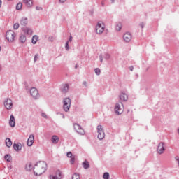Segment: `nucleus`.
Returning a JSON list of instances; mask_svg holds the SVG:
<instances>
[{
	"label": "nucleus",
	"instance_id": "nucleus-18",
	"mask_svg": "<svg viewBox=\"0 0 179 179\" xmlns=\"http://www.w3.org/2000/svg\"><path fill=\"white\" fill-rule=\"evenodd\" d=\"M23 2L27 8H31L33 6V0H23Z\"/></svg>",
	"mask_w": 179,
	"mask_h": 179
},
{
	"label": "nucleus",
	"instance_id": "nucleus-26",
	"mask_svg": "<svg viewBox=\"0 0 179 179\" xmlns=\"http://www.w3.org/2000/svg\"><path fill=\"white\" fill-rule=\"evenodd\" d=\"M4 159L6 162H12V156L9 154H6L5 156H4Z\"/></svg>",
	"mask_w": 179,
	"mask_h": 179
},
{
	"label": "nucleus",
	"instance_id": "nucleus-15",
	"mask_svg": "<svg viewBox=\"0 0 179 179\" xmlns=\"http://www.w3.org/2000/svg\"><path fill=\"white\" fill-rule=\"evenodd\" d=\"M33 143H34V135L30 134L27 140V146H33Z\"/></svg>",
	"mask_w": 179,
	"mask_h": 179
},
{
	"label": "nucleus",
	"instance_id": "nucleus-33",
	"mask_svg": "<svg viewBox=\"0 0 179 179\" xmlns=\"http://www.w3.org/2000/svg\"><path fill=\"white\" fill-rule=\"evenodd\" d=\"M94 72H95L96 75H97V76L100 75V73H101V71H100V69H99V68H96L94 69Z\"/></svg>",
	"mask_w": 179,
	"mask_h": 179
},
{
	"label": "nucleus",
	"instance_id": "nucleus-9",
	"mask_svg": "<svg viewBox=\"0 0 179 179\" xmlns=\"http://www.w3.org/2000/svg\"><path fill=\"white\" fill-rule=\"evenodd\" d=\"M50 179H62V172L59 170L55 171V175H50Z\"/></svg>",
	"mask_w": 179,
	"mask_h": 179
},
{
	"label": "nucleus",
	"instance_id": "nucleus-16",
	"mask_svg": "<svg viewBox=\"0 0 179 179\" xmlns=\"http://www.w3.org/2000/svg\"><path fill=\"white\" fill-rule=\"evenodd\" d=\"M120 99L121 101H128V94H127L125 92H122L120 96Z\"/></svg>",
	"mask_w": 179,
	"mask_h": 179
},
{
	"label": "nucleus",
	"instance_id": "nucleus-8",
	"mask_svg": "<svg viewBox=\"0 0 179 179\" xmlns=\"http://www.w3.org/2000/svg\"><path fill=\"white\" fill-rule=\"evenodd\" d=\"M121 106L124 107L122 102L117 103L115 106V114H117V115L122 114V108H121Z\"/></svg>",
	"mask_w": 179,
	"mask_h": 179
},
{
	"label": "nucleus",
	"instance_id": "nucleus-43",
	"mask_svg": "<svg viewBox=\"0 0 179 179\" xmlns=\"http://www.w3.org/2000/svg\"><path fill=\"white\" fill-rule=\"evenodd\" d=\"M72 38H73L72 35H70L69 38L67 42L71 43L72 41Z\"/></svg>",
	"mask_w": 179,
	"mask_h": 179
},
{
	"label": "nucleus",
	"instance_id": "nucleus-37",
	"mask_svg": "<svg viewBox=\"0 0 179 179\" xmlns=\"http://www.w3.org/2000/svg\"><path fill=\"white\" fill-rule=\"evenodd\" d=\"M37 59H38V54L35 55V56L34 57V62H36L37 61Z\"/></svg>",
	"mask_w": 179,
	"mask_h": 179
},
{
	"label": "nucleus",
	"instance_id": "nucleus-34",
	"mask_svg": "<svg viewBox=\"0 0 179 179\" xmlns=\"http://www.w3.org/2000/svg\"><path fill=\"white\" fill-rule=\"evenodd\" d=\"M19 26H20L19 23L14 24L13 25L14 30H17V29H19Z\"/></svg>",
	"mask_w": 179,
	"mask_h": 179
},
{
	"label": "nucleus",
	"instance_id": "nucleus-52",
	"mask_svg": "<svg viewBox=\"0 0 179 179\" xmlns=\"http://www.w3.org/2000/svg\"><path fill=\"white\" fill-rule=\"evenodd\" d=\"M111 1V3H114V2H115V0H110Z\"/></svg>",
	"mask_w": 179,
	"mask_h": 179
},
{
	"label": "nucleus",
	"instance_id": "nucleus-42",
	"mask_svg": "<svg viewBox=\"0 0 179 179\" xmlns=\"http://www.w3.org/2000/svg\"><path fill=\"white\" fill-rule=\"evenodd\" d=\"M139 26H140V27H141V29H143V27H145V23L141 22V23H140Z\"/></svg>",
	"mask_w": 179,
	"mask_h": 179
},
{
	"label": "nucleus",
	"instance_id": "nucleus-29",
	"mask_svg": "<svg viewBox=\"0 0 179 179\" xmlns=\"http://www.w3.org/2000/svg\"><path fill=\"white\" fill-rule=\"evenodd\" d=\"M115 29L117 30V31H120L121 29H122V24L121 23H118L116 26H115Z\"/></svg>",
	"mask_w": 179,
	"mask_h": 179
},
{
	"label": "nucleus",
	"instance_id": "nucleus-5",
	"mask_svg": "<svg viewBox=\"0 0 179 179\" xmlns=\"http://www.w3.org/2000/svg\"><path fill=\"white\" fill-rule=\"evenodd\" d=\"M3 104L6 110H12V108H13V101H12V99H10V98H7L4 101Z\"/></svg>",
	"mask_w": 179,
	"mask_h": 179
},
{
	"label": "nucleus",
	"instance_id": "nucleus-3",
	"mask_svg": "<svg viewBox=\"0 0 179 179\" xmlns=\"http://www.w3.org/2000/svg\"><path fill=\"white\" fill-rule=\"evenodd\" d=\"M98 139L103 141V138H106V134L104 133V129L101 125L97 126Z\"/></svg>",
	"mask_w": 179,
	"mask_h": 179
},
{
	"label": "nucleus",
	"instance_id": "nucleus-32",
	"mask_svg": "<svg viewBox=\"0 0 179 179\" xmlns=\"http://www.w3.org/2000/svg\"><path fill=\"white\" fill-rule=\"evenodd\" d=\"M23 6V4L22 3H18L17 5H16V9L17 10H20V9H22Z\"/></svg>",
	"mask_w": 179,
	"mask_h": 179
},
{
	"label": "nucleus",
	"instance_id": "nucleus-27",
	"mask_svg": "<svg viewBox=\"0 0 179 179\" xmlns=\"http://www.w3.org/2000/svg\"><path fill=\"white\" fill-rule=\"evenodd\" d=\"M37 41H38V36L37 35H34L32 37V43L34 44H37Z\"/></svg>",
	"mask_w": 179,
	"mask_h": 179
},
{
	"label": "nucleus",
	"instance_id": "nucleus-23",
	"mask_svg": "<svg viewBox=\"0 0 179 179\" xmlns=\"http://www.w3.org/2000/svg\"><path fill=\"white\" fill-rule=\"evenodd\" d=\"M19 40H20V43H22V44L26 43V40H27L26 35H24V34L20 35Z\"/></svg>",
	"mask_w": 179,
	"mask_h": 179
},
{
	"label": "nucleus",
	"instance_id": "nucleus-51",
	"mask_svg": "<svg viewBox=\"0 0 179 179\" xmlns=\"http://www.w3.org/2000/svg\"><path fill=\"white\" fill-rule=\"evenodd\" d=\"M101 6H103V7L105 6L104 2H101Z\"/></svg>",
	"mask_w": 179,
	"mask_h": 179
},
{
	"label": "nucleus",
	"instance_id": "nucleus-39",
	"mask_svg": "<svg viewBox=\"0 0 179 179\" xmlns=\"http://www.w3.org/2000/svg\"><path fill=\"white\" fill-rule=\"evenodd\" d=\"M67 157H72L73 155L71 152H69L66 154Z\"/></svg>",
	"mask_w": 179,
	"mask_h": 179
},
{
	"label": "nucleus",
	"instance_id": "nucleus-11",
	"mask_svg": "<svg viewBox=\"0 0 179 179\" xmlns=\"http://www.w3.org/2000/svg\"><path fill=\"white\" fill-rule=\"evenodd\" d=\"M123 40L126 43H129L132 40V34L129 32H127L123 35Z\"/></svg>",
	"mask_w": 179,
	"mask_h": 179
},
{
	"label": "nucleus",
	"instance_id": "nucleus-46",
	"mask_svg": "<svg viewBox=\"0 0 179 179\" xmlns=\"http://www.w3.org/2000/svg\"><path fill=\"white\" fill-rule=\"evenodd\" d=\"M61 3H64L66 0H59Z\"/></svg>",
	"mask_w": 179,
	"mask_h": 179
},
{
	"label": "nucleus",
	"instance_id": "nucleus-10",
	"mask_svg": "<svg viewBox=\"0 0 179 179\" xmlns=\"http://www.w3.org/2000/svg\"><path fill=\"white\" fill-rule=\"evenodd\" d=\"M22 31H23L25 36H31L33 34V29L27 27H22Z\"/></svg>",
	"mask_w": 179,
	"mask_h": 179
},
{
	"label": "nucleus",
	"instance_id": "nucleus-44",
	"mask_svg": "<svg viewBox=\"0 0 179 179\" xmlns=\"http://www.w3.org/2000/svg\"><path fill=\"white\" fill-rule=\"evenodd\" d=\"M36 10H43V8H41L40 6H36Z\"/></svg>",
	"mask_w": 179,
	"mask_h": 179
},
{
	"label": "nucleus",
	"instance_id": "nucleus-36",
	"mask_svg": "<svg viewBox=\"0 0 179 179\" xmlns=\"http://www.w3.org/2000/svg\"><path fill=\"white\" fill-rule=\"evenodd\" d=\"M110 54H108V53H106V54H105V57H104V58H105V59H108L109 58H110Z\"/></svg>",
	"mask_w": 179,
	"mask_h": 179
},
{
	"label": "nucleus",
	"instance_id": "nucleus-6",
	"mask_svg": "<svg viewBox=\"0 0 179 179\" xmlns=\"http://www.w3.org/2000/svg\"><path fill=\"white\" fill-rule=\"evenodd\" d=\"M30 94L34 99V100H37V99H40V94L38 93V90H36V87H32L30 90Z\"/></svg>",
	"mask_w": 179,
	"mask_h": 179
},
{
	"label": "nucleus",
	"instance_id": "nucleus-53",
	"mask_svg": "<svg viewBox=\"0 0 179 179\" xmlns=\"http://www.w3.org/2000/svg\"><path fill=\"white\" fill-rule=\"evenodd\" d=\"M91 15H93V11H91Z\"/></svg>",
	"mask_w": 179,
	"mask_h": 179
},
{
	"label": "nucleus",
	"instance_id": "nucleus-25",
	"mask_svg": "<svg viewBox=\"0 0 179 179\" xmlns=\"http://www.w3.org/2000/svg\"><path fill=\"white\" fill-rule=\"evenodd\" d=\"M6 146H7V148H10V146H12V140H10V138H7L6 139Z\"/></svg>",
	"mask_w": 179,
	"mask_h": 179
},
{
	"label": "nucleus",
	"instance_id": "nucleus-19",
	"mask_svg": "<svg viewBox=\"0 0 179 179\" xmlns=\"http://www.w3.org/2000/svg\"><path fill=\"white\" fill-rule=\"evenodd\" d=\"M52 142L55 145H57V143H58V142H59V138L58 137V136H56V135L52 136Z\"/></svg>",
	"mask_w": 179,
	"mask_h": 179
},
{
	"label": "nucleus",
	"instance_id": "nucleus-41",
	"mask_svg": "<svg viewBox=\"0 0 179 179\" xmlns=\"http://www.w3.org/2000/svg\"><path fill=\"white\" fill-rule=\"evenodd\" d=\"M99 60L101 62H103V55L101 54L99 55Z\"/></svg>",
	"mask_w": 179,
	"mask_h": 179
},
{
	"label": "nucleus",
	"instance_id": "nucleus-4",
	"mask_svg": "<svg viewBox=\"0 0 179 179\" xmlns=\"http://www.w3.org/2000/svg\"><path fill=\"white\" fill-rule=\"evenodd\" d=\"M6 38L9 43H13L15 41V32L12 30L8 31L6 33Z\"/></svg>",
	"mask_w": 179,
	"mask_h": 179
},
{
	"label": "nucleus",
	"instance_id": "nucleus-21",
	"mask_svg": "<svg viewBox=\"0 0 179 179\" xmlns=\"http://www.w3.org/2000/svg\"><path fill=\"white\" fill-rule=\"evenodd\" d=\"M63 106H71V99L64 98L63 99Z\"/></svg>",
	"mask_w": 179,
	"mask_h": 179
},
{
	"label": "nucleus",
	"instance_id": "nucleus-49",
	"mask_svg": "<svg viewBox=\"0 0 179 179\" xmlns=\"http://www.w3.org/2000/svg\"><path fill=\"white\" fill-rule=\"evenodd\" d=\"M78 67H79V66L78 64H76L75 69H78Z\"/></svg>",
	"mask_w": 179,
	"mask_h": 179
},
{
	"label": "nucleus",
	"instance_id": "nucleus-17",
	"mask_svg": "<svg viewBox=\"0 0 179 179\" xmlns=\"http://www.w3.org/2000/svg\"><path fill=\"white\" fill-rule=\"evenodd\" d=\"M20 23L21 26H24V27H26V26H27V24L29 23V20H28L27 17H23L20 20Z\"/></svg>",
	"mask_w": 179,
	"mask_h": 179
},
{
	"label": "nucleus",
	"instance_id": "nucleus-24",
	"mask_svg": "<svg viewBox=\"0 0 179 179\" xmlns=\"http://www.w3.org/2000/svg\"><path fill=\"white\" fill-rule=\"evenodd\" d=\"M83 166L84 169H87L90 167V164H89V161L85 160L83 162Z\"/></svg>",
	"mask_w": 179,
	"mask_h": 179
},
{
	"label": "nucleus",
	"instance_id": "nucleus-22",
	"mask_svg": "<svg viewBox=\"0 0 179 179\" xmlns=\"http://www.w3.org/2000/svg\"><path fill=\"white\" fill-rule=\"evenodd\" d=\"M20 143H14L13 144V149L15 150V152H19L21 150L22 148H20Z\"/></svg>",
	"mask_w": 179,
	"mask_h": 179
},
{
	"label": "nucleus",
	"instance_id": "nucleus-14",
	"mask_svg": "<svg viewBox=\"0 0 179 179\" xmlns=\"http://www.w3.org/2000/svg\"><path fill=\"white\" fill-rule=\"evenodd\" d=\"M69 90V84H64L62 85V87H61L62 93H64V94H65L66 93H68Z\"/></svg>",
	"mask_w": 179,
	"mask_h": 179
},
{
	"label": "nucleus",
	"instance_id": "nucleus-35",
	"mask_svg": "<svg viewBox=\"0 0 179 179\" xmlns=\"http://www.w3.org/2000/svg\"><path fill=\"white\" fill-rule=\"evenodd\" d=\"M65 48L66 51H69V43L66 42L65 45Z\"/></svg>",
	"mask_w": 179,
	"mask_h": 179
},
{
	"label": "nucleus",
	"instance_id": "nucleus-31",
	"mask_svg": "<svg viewBox=\"0 0 179 179\" xmlns=\"http://www.w3.org/2000/svg\"><path fill=\"white\" fill-rule=\"evenodd\" d=\"M103 178L109 179L110 178V173H108V172H105L103 175Z\"/></svg>",
	"mask_w": 179,
	"mask_h": 179
},
{
	"label": "nucleus",
	"instance_id": "nucleus-13",
	"mask_svg": "<svg viewBox=\"0 0 179 179\" xmlns=\"http://www.w3.org/2000/svg\"><path fill=\"white\" fill-rule=\"evenodd\" d=\"M9 125L11 128H15L16 126V120H15V116L13 115L10 116Z\"/></svg>",
	"mask_w": 179,
	"mask_h": 179
},
{
	"label": "nucleus",
	"instance_id": "nucleus-48",
	"mask_svg": "<svg viewBox=\"0 0 179 179\" xmlns=\"http://www.w3.org/2000/svg\"><path fill=\"white\" fill-rule=\"evenodd\" d=\"M61 115H62V118H65V115L64 114H62V113H59Z\"/></svg>",
	"mask_w": 179,
	"mask_h": 179
},
{
	"label": "nucleus",
	"instance_id": "nucleus-7",
	"mask_svg": "<svg viewBox=\"0 0 179 179\" xmlns=\"http://www.w3.org/2000/svg\"><path fill=\"white\" fill-rule=\"evenodd\" d=\"M74 130L80 135H85V130L82 128V126L78 123H74L73 124Z\"/></svg>",
	"mask_w": 179,
	"mask_h": 179
},
{
	"label": "nucleus",
	"instance_id": "nucleus-45",
	"mask_svg": "<svg viewBox=\"0 0 179 179\" xmlns=\"http://www.w3.org/2000/svg\"><path fill=\"white\" fill-rule=\"evenodd\" d=\"M83 86H85V87H87V82L83 81Z\"/></svg>",
	"mask_w": 179,
	"mask_h": 179
},
{
	"label": "nucleus",
	"instance_id": "nucleus-54",
	"mask_svg": "<svg viewBox=\"0 0 179 179\" xmlns=\"http://www.w3.org/2000/svg\"><path fill=\"white\" fill-rule=\"evenodd\" d=\"M1 70V66H0V71Z\"/></svg>",
	"mask_w": 179,
	"mask_h": 179
},
{
	"label": "nucleus",
	"instance_id": "nucleus-1",
	"mask_svg": "<svg viewBox=\"0 0 179 179\" xmlns=\"http://www.w3.org/2000/svg\"><path fill=\"white\" fill-rule=\"evenodd\" d=\"M47 170V163L44 161H39L34 166V176H41L44 174Z\"/></svg>",
	"mask_w": 179,
	"mask_h": 179
},
{
	"label": "nucleus",
	"instance_id": "nucleus-38",
	"mask_svg": "<svg viewBox=\"0 0 179 179\" xmlns=\"http://www.w3.org/2000/svg\"><path fill=\"white\" fill-rule=\"evenodd\" d=\"M41 117H43V118H45V119L48 118V117L45 113H41Z\"/></svg>",
	"mask_w": 179,
	"mask_h": 179
},
{
	"label": "nucleus",
	"instance_id": "nucleus-47",
	"mask_svg": "<svg viewBox=\"0 0 179 179\" xmlns=\"http://www.w3.org/2000/svg\"><path fill=\"white\" fill-rule=\"evenodd\" d=\"M129 69H130V71H134V67H133V66H130V67H129Z\"/></svg>",
	"mask_w": 179,
	"mask_h": 179
},
{
	"label": "nucleus",
	"instance_id": "nucleus-28",
	"mask_svg": "<svg viewBox=\"0 0 179 179\" xmlns=\"http://www.w3.org/2000/svg\"><path fill=\"white\" fill-rule=\"evenodd\" d=\"M71 108V105H63V110L65 113H68Z\"/></svg>",
	"mask_w": 179,
	"mask_h": 179
},
{
	"label": "nucleus",
	"instance_id": "nucleus-40",
	"mask_svg": "<svg viewBox=\"0 0 179 179\" xmlns=\"http://www.w3.org/2000/svg\"><path fill=\"white\" fill-rule=\"evenodd\" d=\"M70 163L71 164H73V163H75V157H71L70 160Z\"/></svg>",
	"mask_w": 179,
	"mask_h": 179
},
{
	"label": "nucleus",
	"instance_id": "nucleus-12",
	"mask_svg": "<svg viewBox=\"0 0 179 179\" xmlns=\"http://www.w3.org/2000/svg\"><path fill=\"white\" fill-rule=\"evenodd\" d=\"M166 149L164 148V143L161 142L159 143L157 147V152L159 155H162Z\"/></svg>",
	"mask_w": 179,
	"mask_h": 179
},
{
	"label": "nucleus",
	"instance_id": "nucleus-30",
	"mask_svg": "<svg viewBox=\"0 0 179 179\" xmlns=\"http://www.w3.org/2000/svg\"><path fill=\"white\" fill-rule=\"evenodd\" d=\"M71 179H80V175L79 173H75Z\"/></svg>",
	"mask_w": 179,
	"mask_h": 179
},
{
	"label": "nucleus",
	"instance_id": "nucleus-55",
	"mask_svg": "<svg viewBox=\"0 0 179 179\" xmlns=\"http://www.w3.org/2000/svg\"><path fill=\"white\" fill-rule=\"evenodd\" d=\"M0 51H1V47H0Z\"/></svg>",
	"mask_w": 179,
	"mask_h": 179
},
{
	"label": "nucleus",
	"instance_id": "nucleus-20",
	"mask_svg": "<svg viewBox=\"0 0 179 179\" xmlns=\"http://www.w3.org/2000/svg\"><path fill=\"white\" fill-rule=\"evenodd\" d=\"M25 170L27 171H31L32 170H34V166L31 164V163H29L26 165Z\"/></svg>",
	"mask_w": 179,
	"mask_h": 179
},
{
	"label": "nucleus",
	"instance_id": "nucleus-50",
	"mask_svg": "<svg viewBox=\"0 0 179 179\" xmlns=\"http://www.w3.org/2000/svg\"><path fill=\"white\" fill-rule=\"evenodd\" d=\"M2 6V0H0V8Z\"/></svg>",
	"mask_w": 179,
	"mask_h": 179
},
{
	"label": "nucleus",
	"instance_id": "nucleus-2",
	"mask_svg": "<svg viewBox=\"0 0 179 179\" xmlns=\"http://www.w3.org/2000/svg\"><path fill=\"white\" fill-rule=\"evenodd\" d=\"M104 29H106V25L103 24V22L101 21L98 22L95 27L96 34H101L103 31H104Z\"/></svg>",
	"mask_w": 179,
	"mask_h": 179
}]
</instances>
